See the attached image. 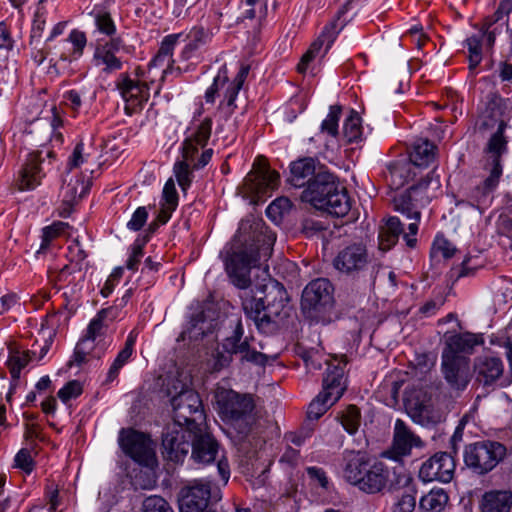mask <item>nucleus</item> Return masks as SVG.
Returning a JSON list of instances; mask_svg holds the SVG:
<instances>
[{
	"label": "nucleus",
	"mask_w": 512,
	"mask_h": 512,
	"mask_svg": "<svg viewBox=\"0 0 512 512\" xmlns=\"http://www.w3.org/2000/svg\"><path fill=\"white\" fill-rule=\"evenodd\" d=\"M164 457L174 463H182L191 450V460L198 465L217 463L219 477L226 485L230 478V465L218 440L203 425L188 433L174 430L162 438Z\"/></svg>",
	"instance_id": "nucleus-1"
},
{
	"label": "nucleus",
	"mask_w": 512,
	"mask_h": 512,
	"mask_svg": "<svg viewBox=\"0 0 512 512\" xmlns=\"http://www.w3.org/2000/svg\"><path fill=\"white\" fill-rule=\"evenodd\" d=\"M433 171L434 170L429 171L425 175L420 176L416 183L393 197L392 204L394 210L413 221L408 224V231L405 232L404 224L399 217H388L379 233L380 249L385 251L391 249L398 242L400 236H402L408 248H416L419 223L421 221L419 203L426 196V191L432 180L431 174Z\"/></svg>",
	"instance_id": "nucleus-2"
},
{
	"label": "nucleus",
	"mask_w": 512,
	"mask_h": 512,
	"mask_svg": "<svg viewBox=\"0 0 512 512\" xmlns=\"http://www.w3.org/2000/svg\"><path fill=\"white\" fill-rule=\"evenodd\" d=\"M274 241L273 234L254 231L245 239L241 248L226 257L225 271L236 288L244 290L250 287L251 269L257 267L261 259L267 260L270 257Z\"/></svg>",
	"instance_id": "nucleus-3"
},
{
	"label": "nucleus",
	"mask_w": 512,
	"mask_h": 512,
	"mask_svg": "<svg viewBox=\"0 0 512 512\" xmlns=\"http://www.w3.org/2000/svg\"><path fill=\"white\" fill-rule=\"evenodd\" d=\"M300 198L337 218L346 216L351 209L347 188L340 184L334 174L327 171H318L316 177L303 189Z\"/></svg>",
	"instance_id": "nucleus-4"
},
{
	"label": "nucleus",
	"mask_w": 512,
	"mask_h": 512,
	"mask_svg": "<svg viewBox=\"0 0 512 512\" xmlns=\"http://www.w3.org/2000/svg\"><path fill=\"white\" fill-rule=\"evenodd\" d=\"M484 170L488 176L483 181L468 178L451 193L455 206L482 210L491 204L493 193L503 175V159L485 157Z\"/></svg>",
	"instance_id": "nucleus-5"
},
{
	"label": "nucleus",
	"mask_w": 512,
	"mask_h": 512,
	"mask_svg": "<svg viewBox=\"0 0 512 512\" xmlns=\"http://www.w3.org/2000/svg\"><path fill=\"white\" fill-rule=\"evenodd\" d=\"M231 333L221 343L214 355L213 370L221 371L230 366L233 356L240 355L241 363H251L265 366L268 357L266 354L251 347L252 337L244 336L245 330L241 318L237 317L230 325Z\"/></svg>",
	"instance_id": "nucleus-6"
},
{
	"label": "nucleus",
	"mask_w": 512,
	"mask_h": 512,
	"mask_svg": "<svg viewBox=\"0 0 512 512\" xmlns=\"http://www.w3.org/2000/svg\"><path fill=\"white\" fill-rule=\"evenodd\" d=\"M250 69L249 64L240 62L237 74L230 80L227 64H222L214 76L212 84L205 91V102L214 104L216 98L222 92L223 99L218 105V110L224 114L225 118H229L237 109L236 100L249 75Z\"/></svg>",
	"instance_id": "nucleus-7"
},
{
	"label": "nucleus",
	"mask_w": 512,
	"mask_h": 512,
	"mask_svg": "<svg viewBox=\"0 0 512 512\" xmlns=\"http://www.w3.org/2000/svg\"><path fill=\"white\" fill-rule=\"evenodd\" d=\"M87 45L86 32L78 28H73L66 38L51 42L49 72L56 76H74L75 64L83 57Z\"/></svg>",
	"instance_id": "nucleus-8"
},
{
	"label": "nucleus",
	"mask_w": 512,
	"mask_h": 512,
	"mask_svg": "<svg viewBox=\"0 0 512 512\" xmlns=\"http://www.w3.org/2000/svg\"><path fill=\"white\" fill-rule=\"evenodd\" d=\"M181 159L173 165V174L180 189L186 193L192 186L194 171L204 169L214 155V149L199 145V139L183 140L179 146Z\"/></svg>",
	"instance_id": "nucleus-9"
},
{
	"label": "nucleus",
	"mask_w": 512,
	"mask_h": 512,
	"mask_svg": "<svg viewBox=\"0 0 512 512\" xmlns=\"http://www.w3.org/2000/svg\"><path fill=\"white\" fill-rule=\"evenodd\" d=\"M173 408V423L165 428L162 438L174 430L188 433L203 426L205 413L202 400L197 392L191 389H182L171 398Z\"/></svg>",
	"instance_id": "nucleus-10"
},
{
	"label": "nucleus",
	"mask_w": 512,
	"mask_h": 512,
	"mask_svg": "<svg viewBox=\"0 0 512 512\" xmlns=\"http://www.w3.org/2000/svg\"><path fill=\"white\" fill-rule=\"evenodd\" d=\"M92 49L91 64L101 75L110 76L122 71L123 55H133L135 46L127 44L123 37L114 39L94 38L89 42Z\"/></svg>",
	"instance_id": "nucleus-11"
},
{
	"label": "nucleus",
	"mask_w": 512,
	"mask_h": 512,
	"mask_svg": "<svg viewBox=\"0 0 512 512\" xmlns=\"http://www.w3.org/2000/svg\"><path fill=\"white\" fill-rule=\"evenodd\" d=\"M219 416L239 434L247 435L254 423V399L234 390L223 393L218 400Z\"/></svg>",
	"instance_id": "nucleus-12"
},
{
	"label": "nucleus",
	"mask_w": 512,
	"mask_h": 512,
	"mask_svg": "<svg viewBox=\"0 0 512 512\" xmlns=\"http://www.w3.org/2000/svg\"><path fill=\"white\" fill-rule=\"evenodd\" d=\"M334 304V287L327 278L309 282L301 296V310L304 316L316 324L326 323V314Z\"/></svg>",
	"instance_id": "nucleus-13"
},
{
	"label": "nucleus",
	"mask_w": 512,
	"mask_h": 512,
	"mask_svg": "<svg viewBox=\"0 0 512 512\" xmlns=\"http://www.w3.org/2000/svg\"><path fill=\"white\" fill-rule=\"evenodd\" d=\"M507 448L493 440H481L465 446L463 461L474 474L483 476L491 472L504 460Z\"/></svg>",
	"instance_id": "nucleus-14"
},
{
	"label": "nucleus",
	"mask_w": 512,
	"mask_h": 512,
	"mask_svg": "<svg viewBox=\"0 0 512 512\" xmlns=\"http://www.w3.org/2000/svg\"><path fill=\"white\" fill-rule=\"evenodd\" d=\"M118 443L123 453L135 464L147 467L156 465V453L149 434L132 427L121 428Z\"/></svg>",
	"instance_id": "nucleus-15"
},
{
	"label": "nucleus",
	"mask_w": 512,
	"mask_h": 512,
	"mask_svg": "<svg viewBox=\"0 0 512 512\" xmlns=\"http://www.w3.org/2000/svg\"><path fill=\"white\" fill-rule=\"evenodd\" d=\"M55 154L51 150H36L29 153L18 172L15 185L20 191H32L38 187L52 168Z\"/></svg>",
	"instance_id": "nucleus-16"
},
{
	"label": "nucleus",
	"mask_w": 512,
	"mask_h": 512,
	"mask_svg": "<svg viewBox=\"0 0 512 512\" xmlns=\"http://www.w3.org/2000/svg\"><path fill=\"white\" fill-rule=\"evenodd\" d=\"M405 468L398 465L390 468L384 462L372 459L364 471L358 489L367 494H377L388 490L390 483Z\"/></svg>",
	"instance_id": "nucleus-17"
},
{
	"label": "nucleus",
	"mask_w": 512,
	"mask_h": 512,
	"mask_svg": "<svg viewBox=\"0 0 512 512\" xmlns=\"http://www.w3.org/2000/svg\"><path fill=\"white\" fill-rule=\"evenodd\" d=\"M104 327V321L97 315L92 318L85 330L84 335L76 343L73 353L66 363L68 369L73 367H82L88 363L91 358L100 360L104 355V352H95V341L100 336Z\"/></svg>",
	"instance_id": "nucleus-18"
},
{
	"label": "nucleus",
	"mask_w": 512,
	"mask_h": 512,
	"mask_svg": "<svg viewBox=\"0 0 512 512\" xmlns=\"http://www.w3.org/2000/svg\"><path fill=\"white\" fill-rule=\"evenodd\" d=\"M212 488L211 482L196 479L181 488L178 496L180 512H217L209 509Z\"/></svg>",
	"instance_id": "nucleus-19"
},
{
	"label": "nucleus",
	"mask_w": 512,
	"mask_h": 512,
	"mask_svg": "<svg viewBox=\"0 0 512 512\" xmlns=\"http://www.w3.org/2000/svg\"><path fill=\"white\" fill-rule=\"evenodd\" d=\"M455 468L454 455L439 451L422 463L419 478L425 483L432 481L449 483L453 479Z\"/></svg>",
	"instance_id": "nucleus-20"
},
{
	"label": "nucleus",
	"mask_w": 512,
	"mask_h": 512,
	"mask_svg": "<svg viewBox=\"0 0 512 512\" xmlns=\"http://www.w3.org/2000/svg\"><path fill=\"white\" fill-rule=\"evenodd\" d=\"M114 83L123 101L132 109H142L150 98V85L145 80L133 79L127 72H120Z\"/></svg>",
	"instance_id": "nucleus-21"
},
{
	"label": "nucleus",
	"mask_w": 512,
	"mask_h": 512,
	"mask_svg": "<svg viewBox=\"0 0 512 512\" xmlns=\"http://www.w3.org/2000/svg\"><path fill=\"white\" fill-rule=\"evenodd\" d=\"M368 265V252L362 244H351L343 248L333 259L334 268L346 276L357 277Z\"/></svg>",
	"instance_id": "nucleus-22"
},
{
	"label": "nucleus",
	"mask_w": 512,
	"mask_h": 512,
	"mask_svg": "<svg viewBox=\"0 0 512 512\" xmlns=\"http://www.w3.org/2000/svg\"><path fill=\"white\" fill-rule=\"evenodd\" d=\"M422 445L420 437L415 435L403 420L397 419L394 426L392 446L383 452V456L387 459L400 461L402 457L411 453L413 447H421Z\"/></svg>",
	"instance_id": "nucleus-23"
},
{
	"label": "nucleus",
	"mask_w": 512,
	"mask_h": 512,
	"mask_svg": "<svg viewBox=\"0 0 512 512\" xmlns=\"http://www.w3.org/2000/svg\"><path fill=\"white\" fill-rule=\"evenodd\" d=\"M512 13V0H500L497 9L491 15L486 16L482 22V30L486 35V44L493 47L497 36L504 30L512 33L509 25Z\"/></svg>",
	"instance_id": "nucleus-24"
},
{
	"label": "nucleus",
	"mask_w": 512,
	"mask_h": 512,
	"mask_svg": "<svg viewBox=\"0 0 512 512\" xmlns=\"http://www.w3.org/2000/svg\"><path fill=\"white\" fill-rule=\"evenodd\" d=\"M445 346L441 358L467 359L461 354L470 355L474 352L476 346L482 344V340L470 332L457 333L456 331H447L444 334Z\"/></svg>",
	"instance_id": "nucleus-25"
},
{
	"label": "nucleus",
	"mask_w": 512,
	"mask_h": 512,
	"mask_svg": "<svg viewBox=\"0 0 512 512\" xmlns=\"http://www.w3.org/2000/svg\"><path fill=\"white\" fill-rule=\"evenodd\" d=\"M112 4L113 0H103L102 3L95 4L88 12V16L91 17L93 22L92 36L94 38L114 39L121 37L117 33V25L109 9Z\"/></svg>",
	"instance_id": "nucleus-26"
},
{
	"label": "nucleus",
	"mask_w": 512,
	"mask_h": 512,
	"mask_svg": "<svg viewBox=\"0 0 512 512\" xmlns=\"http://www.w3.org/2000/svg\"><path fill=\"white\" fill-rule=\"evenodd\" d=\"M401 489L403 492L393 505V512H413L418 491L414 478L406 469L396 475L387 491L393 492Z\"/></svg>",
	"instance_id": "nucleus-27"
},
{
	"label": "nucleus",
	"mask_w": 512,
	"mask_h": 512,
	"mask_svg": "<svg viewBox=\"0 0 512 512\" xmlns=\"http://www.w3.org/2000/svg\"><path fill=\"white\" fill-rule=\"evenodd\" d=\"M268 295L263 297L250 296L242 301V307L247 318L251 319L259 331H264L274 321L273 315H277L278 311L273 310L274 305L268 300Z\"/></svg>",
	"instance_id": "nucleus-28"
},
{
	"label": "nucleus",
	"mask_w": 512,
	"mask_h": 512,
	"mask_svg": "<svg viewBox=\"0 0 512 512\" xmlns=\"http://www.w3.org/2000/svg\"><path fill=\"white\" fill-rule=\"evenodd\" d=\"M474 372L476 381L484 386H490L500 382V386H504L503 373L504 363L500 357L496 356H479L474 361Z\"/></svg>",
	"instance_id": "nucleus-29"
},
{
	"label": "nucleus",
	"mask_w": 512,
	"mask_h": 512,
	"mask_svg": "<svg viewBox=\"0 0 512 512\" xmlns=\"http://www.w3.org/2000/svg\"><path fill=\"white\" fill-rule=\"evenodd\" d=\"M319 161L314 157H299L290 162L286 183L294 188L305 189L307 185L318 174L317 165Z\"/></svg>",
	"instance_id": "nucleus-30"
},
{
	"label": "nucleus",
	"mask_w": 512,
	"mask_h": 512,
	"mask_svg": "<svg viewBox=\"0 0 512 512\" xmlns=\"http://www.w3.org/2000/svg\"><path fill=\"white\" fill-rule=\"evenodd\" d=\"M372 458L366 451L345 450L343 452L342 473L344 479L358 488L365 469Z\"/></svg>",
	"instance_id": "nucleus-31"
},
{
	"label": "nucleus",
	"mask_w": 512,
	"mask_h": 512,
	"mask_svg": "<svg viewBox=\"0 0 512 512\" xmlns=\"http://www.w3.org/2000/svg\"><path fill=\"white\" fill-rule=\"evenodd\" d=\"M213 34L211 31L202 26H193L186 35L187 43L181 50L179 58L182 61H188L193 58L199 59L206 47L212 41Z\"/></svg>",
	"instance_id": "nucleus-32"
},
{
	"label": "nucleus",
	"mask_w": 512,
	"mask_h": 512,
	"mask_svg": "<svg viewBox=\"0 0 512 512\" xmlns=\"http://www.w3.org/2000/svg\"><path fill=\"white\" fill-rule=\"evenodd\" d=\"M442 372L447 383L457 390L466 389L470 382L469 359L441 358Z\"/></svg>",
	"instance_id": "nucleus-33"
},
{
	"label": "nucleus",
	"mask_w": 512,
	"mask_h": 512,
	"mask_svg": "<svg viewBox=\"0 0 512 512\" xmlns=\"http://www.w3.org/2000/svg\"><path fill=\"white\" fill-rule=\"evenodd\" d=\"M438 147L427 138H419L411 145L408 156L409 161L419 170L428 169L436 162Z\"/></svg>",
	"instance_id": "nucleus-34"
},
{
	"label": "nucleus",
	"mask_w": 512,
	"mask_h": 512,
	"mask_svg": "<svg viewBox=\"0 0 512 512\" xmlns=\"http://www.w3.org/2000/svg\"><path fill=\"white\" fill-rule=\"evenodd\" d=\"M344 366L329 364L323 374L322 391L337 402L347 389Z\"/></svg>",
	"instance_id": "nucleus-35"
},
{
	"label": "nucleus",
	"mask_w": 512,
	"mask_h": 512,
	"mask_svg": "<svg viewBox=\"0 0 512 512\" xmlns=\"http://www.w3.org/2000/svg\"><path fill=\"white\" fill-rule=\"evenodd\" d=\"M204 113L203 104L200 103L198 108L193 112L192 120L185 130V137L183 140L199 139V145L208 147L209 140L212 134L213 119L210 116L201 118Z\"/></svg>",
	"instance_id": "nucleus-36"
},
{
	"label": "nucleus",
	"mask_w": 512,
	"mask_h": 512,
	"mask_svg": "<svg viewBox=\"0 0 512 512\" xmlns=\"http://www.w3.org/2000/svg\"><path fill=\"white\" fill-rule=\"evenodd\" d=\"M479 512H511L512 491L492 489L486 491L478 503Z\"/></svg>",
	"instance_id": "nucleus-37"
},
{
	"label": "nucleus",
	"mask_w": 512,
	"mask_h": 512,
	"mask_svg": "<svg viewBox=\"0 0 512 512\" xmlns=\"http://www.w3.org/2000/svg\"><path fill=\"white\" fill-rule=\"evenodd\" d=\"M89 87L77 85L65 90L61 95L60 107L67 109L72 117H77L91 99Z\"/></svg>",
	"instance_id": "nucleus-38"
},
{
	"label": "nucleus",
	"mask_w": 512,
	"mask_h": 512,
	"mask_svg": "<svg viewBox=\"0 0 512 512\" xmlns=\"http://www.w3.org/2000/svg\"><path fill=\"white\" fill-rule=\"evenodd\" d=\"M207 316L203 306L197 307L189 316V320L180 333L179 339L186 341H198L207 335V328L204 326Z\"/></svg>",
	"instance_id": "nucleus-39"
},
{
	"label": "nucleus",
	"mask_w": 512,
	"mask_h": 512,
	"mask_svg": "<svg viewBox=\"0 0 512 512\" xmlns=\"http://www.w3.org/2000/svg\"><path fill=\"white\" fill-rule=\"evenodd\" d=\"M68 228L69 224L62 221H54L50 225L44 226L41 229V243L35 252V257L37 259L45 257L51 251L52 242L64 234Z\"/></svg>",
	"instance_id": "nucleus-40"
},
{
	"label": "nucleus",
	"mask_w": 512,
	"mask_h": 512,
	"mask_svg": "<svg viewBox=\"0 0 512 512\" xmlns=\"http://www.w3.org/2000/svg\"><path fill=\"white\" fill-rule=\"evenodd\" d=\"M497 81L503 84L502 92L508 94L510 92L509 87L512 86V63L509 60H500L493 73L483 76L479 80L480 83L490 85L494 89Z\"/></svg>",
	"instance_id": "nucleus-41"
},
{
	"label": "nucleus",
	"mask_w": 512,
	"mask_h": 512,
	"mask_svg": "<svg viewBox=\"0 0 512 512\" xmlns=\"http://www.w3.org/2000/svg\"><path fill=\"white\" fill-rule=\"evenodd\" d=\"M486 35L481 29L480 34H472L463 41V47L468 50L469 75L475 77L478 74L477 68L483 59L482 42Z\"/></svg>",
	"instance_id": "nucleus-42"
},
{
	"label": "nucleus",
	"mask_w": 512,
	"mask_h": 512,
	"mask_svg": "<svg viewBox=\"0 0 512 512\" xmlns=\"http://www.w3.org/2000/svg\"><path fill=\"white\" fill-rule=\"evenodd\" d=\"M392 183L397 187L404 186L410 181H414L421 173L409 160L408 161H392L388 165Z\"/></svg>",
	"instance_id": "nucleus-43"
},
{
	"label": "nucleus",
	"mask_w": 512,
	"mask_h": 512,
	"mask_svg": "<svg viewBox=\"0 0 512 512\" xmlns=\"http://www.w3.org/2000/svg\"><path fill=\"white\" fill-rule=\"evenodd\" d=\"M151 468L136 464L134 467L127 469V478L135 491L151 490L156 486V478L150 470Z\"/></svg>",
	"instance_id": "nucleus-44"
},
{
	"label": "nucleus",
	"mask_w": 512,
	"mask_h": 512,
	"mask_svg": "<svg viewBox=\"0 0 512 512\" xmlns=\"http://www.w3.org/2000/svg\"><path fill=\"white\" fill-rule=\"evenodd\" d=\"M343 137L347 144H359L364 141L362 118L355 109H351L344 120Z\"/></svg>",
	"instance_id": "nucleus-45"
},
{
	"label": "nucleus",
	"mask_w": 512,
	"mask_h": 512,
	"mask_svg": "<svg viewBox=\"0 0 512 512\" xmlns=\"http://www.w3.org/2000/svg\"><path fill=\"white\" fill-rule=\"evenodd\" d=\"M336 419L348 434L354 435L358 432L361 423L360 409L356 405H348L337 413Z\"/></svg>",
	"instance_id": "nucleus-46"
},
{
	"label": "nucleus",
	"mask_w": 512,
	"mask_h": 512,
	"mask_svg": "<svg viewBox=\"0 0 512 512\" xmlns=\"http://www.w3.org/2000/svg\"><path fill=\"white\" fill-rule=\"evenodd\" d=\"M456 250V247L443 233H437L430 248V258L437 262H439L441 258L448 260L455 255Z\"/></svg>",
	"instance_id": "nucleus-47"
},
{
	"label": "nucleus",
	"mask_w": 512,
	"mask_h": 512,
	"mask_svg": "<svg viewBox=\"0 0 512 512\" xmlns=\"http://www.w3.org/2000/svg\"><path fill=\"white\" fill-rule=\"evenodd\" d=\"M449 501L448 494L443 489L431 490L420 498V507L427 512H441Z\"/></svg>",
	"instance_id": "nucleus-48"
},
{
	"label": "nucleus",
	"mask_w": 512,
	"mask_h": 512,
	"mask_svg": "<svg viewBox=\"0 0 512 512\" xmlns=\"http://www.w3.org/2000/svg\"><path fill=\"white\" fill-rule=\"evenodd\" d=\"M47 14L48 11L45 6L35 8L30 28L28 44L38 45L43 42L42 39L46 27Z\"/></svg>",
	"instance_id": "nucleus-49"
},
{
	"label": "nucleus",
	"mask_w": 512,
	"mask_h": 512,
	"mask_svg": "<svg viewBox=\"0 0 512 512\" xmlns=\"http://www.w3.org/2000/svg\"><path fill=\"white\" fill-rule=\"evenodd\" d=\"M336 402L326 396V393L319 394L309 403L307 408V420L317 421L319 420L330 407Z\"/></svg>",
	"instance_id": "nucleus-50"
},
{
	"label": "nucleus",
	"mask_w": 512,
	"mask_h": 512,
	"mask_svg": "<svg viewBox=\"0 0 512 512\" xmlns=\"http://www.w3.org/2000/svg\"><path fill=\"white\" fill-rule=\"evenodd\" d=\"M92 146H86L82 139L76 142L72 153L67 159L66 168L68 171H72L79 168L84 163L88 162L91 156Z\"/></svg>",
	"instance_id": "nucleus-51"
},
{
	"label": "nucleus",
	"mask_w": 512,
	"mask_h": 512,
	"mask_svg": "<svg viewBox=\"0 0 512 512\" xmlns=\"http://www.w3.org/2000/svg\"><path fill=\"white\" fill-rule=\"evenodd\" d=\"M145 240L135 239L132 244L128 247L127 259L124 264V269L135 273L139 270V266L144 257Z\"/></svg>",
	"instance_id": "nucleus-52"
},
{
	"label": "nucleus",
	"mask_w": 512,
	"mask_h": 512,
	"mask_svg": "<svg viewBox=\"0 0 512 512\" xmlns=\"http://www.w3.org/2000/svg\"><path fill=\"white\" fill-rule=\"evenodd\" d=\"M342 108L340 105H332L326 118L321 123V131L326 132L331 137H336L339 133V120Z\"/></svg>",
	"instance_id": "nucleus-53"
},
{
	"label": "nucleus",
	"mask_w": 512,
	"mask_h": 512,
	"mask_svg": "<svg viewBox=\"0 0 512 512\" xmlns=\"http://www.w3.org/2000/svg\"><path fill=\"white\" fill-rule=\"evenodd\" d=\"M13 467L20 470L24 475H31L36 467V461L31 451L27 448H21L14 456Z\"/></svg>",
	"instance_id": "nucleus-54"
},
{
	"label": "nucleus",
	"mask_w": 512,
	"mask_h": 512,
	"mask_svg": "<svg viewBox=\"0 0 512 512\" xmlns=\"http://www.w3.org/2000/svg\"><path fill=\"white\" fill-rule=\"evenodd\" d=\"M347 23V20L340 21L337 18H334L332 21L327 23L320 34L322 38L326 41V49L327 52L331 46L334 44L340 32L343 30Z\"/></svg>",
	"instance_id": "nucleus-55"
},
{
	"label": "nucleus",
	"mask_w": 512,
	"mask_h": 512,
	"mask_svg": "<svg viewBox=\"0 0 512 512\" xmlns=\"http://www.w3.org/2000/svg\"><path fill=\"white\" fill-rule=\"evenodd\" d=\"M35 353L34 350H27L23 353L17 351L10 356V374L13 378L19 377L22 369H24L31 360V354L35 355Z\"/></svg>",
	"instance_id": "nucleus-56"
},
{
	"label": "nucleus",
	"mask_w": 512,
	"mask_h": 512,
	"mask_svg": "<svg viewBox=\"0 0 512 512\" xmlns=\"http://www.w3.org/2000/svg\"><path fill=\"white\" fill-rule=\"evenodd\" d=\"M326 44L324 38L319 36L309 47L306 53L301 57L300 62L297 65V71L299 73H305L308 65L312 62L316 56L320 53L323 45Z\"/></svg>",
	"instance_id": "nucleus-57"
},
{
	"label": "nucleus",
	"mask_w": 512,
	"mask_h": 512,
	"mask_svg": "<svg viewBox=\"0 0 512 512\" xmlns=\"http://www.w3.org/2000/svg\"><path fill=\"white\" fill-rule=\"evenodd\" d=\"M148 217V208L146 206H139L135 209L130 220L126 223V228L131 232H139L146 226Z\"/></svg>",
	"instance_id": "nucleus-58"
},
{
	"label": "nucleus",
	"mask_w": 512,
	"mask_h": 512,
	"mask_svg": "<svg viewBox=\"0 0 512 512\" xmlns=\"http://www.w3.org/2000/svg\"><path fill=\"white\" fill-rule=\"evenodd\" d=\"M82 393V383L78 380H70L59 389L57 396L62 403L67 404L71 399L78 398Z\"/></svg>",
	"instance_id": "nucleus-59"
},
{
	"label": "nucleus",
	"mask_w": 512,
	"mask_h": 512,
	"mask_svg": "<svg viewBox=\"0 0 512 512\" xmlns=\"http://www.w3.org/2000/svg\"><path fill=\"white\" fill-rule=\"evenodd\" d=\"M259 184L268 189H275L280 183V174L276 170H271L269 166H263L257 171Z\"/></svg>",
	"instance_id": "nucleus-60"
},
{
	"label": "nucleus",
	"mask_w": 512,
	"mask_h": 512,
	"mask_svg": "<svg viewBox=\"0 0 512 512\" xmlns=\"http://www.w3.org/2000/svg\"><path fill=\"white\" fill-rule=\"evenodd\" d=\"M162 267L163 265L161 261H157L151 256L147 257L144 260V265L141 269L140 279L147 277V287L154 285L157 279L156 274L161 270Z\"/></svg>",
	"instance_id": "nucleus-61"
},
{
	"label": "nucleus",
	"mask_w": 512,
	"mask_h": 512,
	"mask_svg": "<svg viewBox=\"0 0 512 512\" xmlns=\"http://www.w3.org/2000/svg\"><path fill=\"white\" fill-rule=\"evenodd\" d=\"M144 512H174L170 504L159 495H151L143 501Z\"/></svg>",
	"instance_id": "nucleus-62"
},
{
	"label": "nucleus",
	"mask_w": 512,
	"mask_h": 512,
	"mask_svg": "<svg viewBox=\"0 0 512 512\" xmlns=\"http://www.w3.org/2000/svg\"><path fill=\"white\" fill-rule=\"evenodd\" d=\"M135 343L136 337L130 333L125 340L123 348L118 352L117 356L113 360V363L123 368L130 361L134 353Z\"/></svg>",
	"instance_id": "nucleus-63"
},
{
	"label": "nucleus",
	"mask_w": 512,
	"mask_h": 512,
	"mask_svg": "<svg viewBox=\"0 0 512 512\" xmlns=\"http://www.w3.org/2000/svg\"><path fill=\"white\" fill-rule=\"evenodd\" d=\"M135 343L136 337L130 333L125 340L123 348L118 352L117 356L113 360V363L123 368L130 361L134 353Z\"/></svg>",
	"instance_id": "nucleus-64"
}]
</instances>
